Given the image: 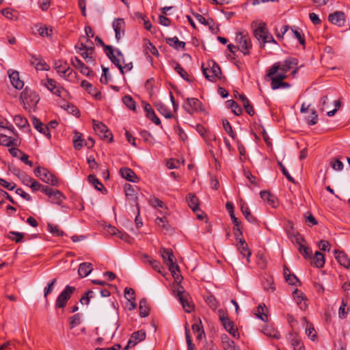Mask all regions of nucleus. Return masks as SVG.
Here are the masks:
<instances>
[{
  "instance_id": "bf43d9fd",
  "label": "nucleus",
  "mask_w": 350,
  "mask_h": 350,
  "mask_svg": "<svg viewBox=\"0 0 350 350\" xmlns=\"http://www.w3.org/2000/svg\"><path fill=\"white\" fill-rule=\"evenodd\" d=\"M174 70L183 77L184 79L187 80V81H189V75L187 72L185 70V69L181 66L180 64H177L176 66L174 67Z\"/></svg>"
},
{
  "instance_id": "393cba45",
  "label": "nucleus",
  "mask_w": 350,
  "mask_h": 350,
  "mask_svg": "<svg viewBox=\"0 0 350 350\" xmlns=\"http://www.w3.org/2000/svg\"><path fill=\"white\" fill-rule=\"evenodd\" d=\"M81 87L85 89L88 92L89 94H92L96 99L101 98L100 92H98L96 89L88 81L83 80L81 83Z\"/></svg>"
},
{
  "instance_id": "4c0bfd02",
  "label": "nucleus",
  "mask_w": 350,
  "mask_h": 350,
  "mask_svg": "<svg viewBox=\"0 0 350 350\" xmlns=\"http://www.w3.org/2000/svg\"><path fill=\"white\" fill-rule=\"evenodd\" d=\"M241 211L246 219L252 224H256L257 221V219L251 214L250 208L248 206H245V204H243L241 206Z\"/></svg>"
},
{
  "instance_id": "de8ad7c7",
  "label": "nucleus",
  "mask_w": 350,
  "mask_h": 350,
  "mask_svg": "<svg viewBox=\"0 0 350 350\" xmlns=\"http://www.w3.org/2000/svg\"><path fill=\"white\" fill-rule=\"evenodd\" d=\"M31 64L35 66V68L37 70H48L49 69V66L42 59H35L31 62Z\"/></svg>"
},
{
  "instance_id": "cd10ccee",
  "label": "nucleus",
  "mask_w": 350,
  "mask_h": 350,
  "mask_svg": "<svg viewBox=\"0 0 350 350\" xmlns=\"http://www.w3.org/2000/svg\"><path fill=\"white\" fill-rule=\"evenodd\" d=\"M72 64L76 68L79 69L81 72L86 76H89L90 70L78 57H75L72 59Z\"/></svg>"
},
{
  "instance_id": "bb28decb",
  "label": "nucleus",
  "mask_w": 350,
  "mask_h": 350,
  "mask_svg": "<svg viewBox=\"0 0 350 350\" xmlns=\"http://www.w3.org/2000/svg\"><path fill=\"white\" fill-rule=\"evenodd\" d=\"M165 42L170 46L173 47L176 50L179 49H185V42L183 41H180L176 36L173 38H165Z\"/></svg>"
},
{
  "instance_id": "864d4df0",
  "label": "nucleus",
  "mask_w": 350,
  "mask_h": 350,
  "mask_svg": "<svg viewBox=\"0 0 350 350\" xmlns=\"http://www.w3.org/2000/svg\"><path fill=\"white\" fill-rule=\"evenodd\" d=\"M94 52V47L92 48L91 51H78V53L84 58V59L87 62H93L94 61V59L93 58L92 54Z\"/></svg>"
},
{
  "instance_id": "e2e57ef3",
  "label": "nucleus",
  "mask_w": 350,
  "mask_h": 350,
  "mask_svg": "<svg viewBox=\"0 0 350 350\" xmlns=\"http://www.w3.org/2000/svg\"><path fill=\"white\" fill-rule=\"evenodd\" d=\"M291 31L294 36L299 40V43L304 46L306 42L304 35L295 28H291Z\"/></svg>"
},
{
  "instance_id": "e433bc0d",
  "label": "nucleus",
  "mask_w": 350,
  "mask_h": 350,
  "mask_svg": "<svg viewBox=\"0 0 350 350\" xmlns=\"http://www.w3.org/2000/svg\"><path fill=\"white\" fill-rule=\"evenodd\" d=\"M85 39V37H83L80 39V46L76 45L75 48L78 51H91L92 48L94 47V44L90 40L89 38H86V42H90V46H88L85 42L83 41V40Z\"/></svg>"
},
{
  "instance_id": "ddd939ff",
  "label": "nucleus",
  "mask_w": 350,
  "mask_h": 350,
  "mask_svg": "<svg viewBox=\"0 0 350 350\" xmlns=\"http://www.w3.org/2000/svg\"><path fill=\"white\" fill-rule=\"evenodd\" d=\"M124 190L126 199L131 203L135 204V206L137 207V210L139 212V207L137 202L138 198L133 187L130 184H126L124 187Z\"/></svg>"
},
{
  "instance_id": "20e7f679",
  "label": "nucleus",
  "mask_w": 350,
  "mask_h": 350,
  "mask_svg": "<svg viewBox=\"0 0 350 350\" xmlns=\"http://www.w3.org/2000/svg\"><path fill=\"white\" fill-rule=\"evenodd\" d=\"M235 40L237 44V49L244 55H249L252 48V43L248 33L245 31L237 33Z\"/></svg>"
},
{
  "instance_id": "4468645a",
  "label": "nucleus",
  "mask_w": 350,
  "mask_h": 350,
  "mask_svg": "<svg viewBox=\"0 0 350 350\" xmlns=\"http://www.w3.org/2000/svg\"><path fill=\"white\" fill-rule=\"evenodd\" d=\"M116 59L118 61V64H119V66H118V64H116L117 62H113L116 66L120 70V72L122 75H124V70H126V72L128 71H130L131 70V69L133 68V64L132 62H129V63H127V64H125L124 66H122L121 64V62H124V55L122 54V53L118 50V49H116Z\"/></svg>"
},
{
  "instance_id": "f257e3e1",
  "label": "nucleus",
  "mask_w": 350,
  "mask_h": 350,
  "mask_svg": "<svg viewBox=\"0 0 350 350\" xmlns=\"http://www.w3.org/2000/svg\"><path fill=\"white\" fill-rule=\"evenodd\" d=\"M174 266L176 267V269H171V265L168 266L169 270L172 272V275L176 282L177 283L173 290L174 295L181 303L185 311L186 312H190L193 309V305L191 301H189V295L185 291L182 286L179 285V283H180L183 277L180 275V269L178 265L175 263Z\"/></svg>"
},
{
  "instance_id": "c9c22d12",
  "label": "nucleus",
  "mask_w": 350,
  "mask_h": 350,
  "mask_svg": "<svg viewBox=\"0 0 350 350\" xmlns=\"http://www.w3.org/2000/svg\"><path fill=\"white\" fill-rule=\"evenodd\" d=\"M49 198L51 199V202L53 204H57L58 205H60L64 199V196L62 194V192H60L58 190H53L52 193L49 196Z\"/></svg>"
},
{
  "instance_id": "49530a36",
  "label": "nucleus",
  "mask_w": 350,
  "mask_h": 350,
  "mask_svg": "<svg viewBox=\"0 0 350 350\" xmlns=\"http://www.w3.org/2000/svg\"><path fill=\"white\" fill-rule=\"evenodd\" d=\"M47 230L52 233L53 234L57 237H63L64 235V232L61 230L57 225L48 224Z\"/></svg>"
},
{
  "instance_id": "09e8293b",
  "label": "nucleus",
  "mask_w": 350,
  "mask_h": 350,
  "mask_svg": "<svg viewBox=\"0 0 350 350\" xmlns=\"http://www.w3.org/2000/svg\"><path fill=\"white\" fill-rule=\"evenodd\" d=\"M299 253L305 258H312V250L310 247H307L306 245L300 244V246L298 248Z\"/></svg>"
},
{
  "instance_id": "a878e982",
  "label": "nucleus",
  "mask_w": 350,
  "mask_h": 350,
  "mask_svg": "<svg viewBox=\"0 0 350 350\" xmlns=\"http://www.w3.org/2000/svg\"><path fill=\"white\" fill-rule=\"evenodd\" d=\"M93 270V267L90 262H83L79 265L78 273L81 278L88 276Z\"/></svg>"
},
{
  "instance_id": "a18cd8bd",
  "label": "nucleus",
  "mask_w": 350,
  "mask_h": 350,
  "mask_svg": "<svg viewBox=\"0 0 350 350\" xmlns=\"http://www.w3.org/2000/svg\"><path fill=\"white\" fill-rule=\"evenodd\" d=\"M88 181L91 183L98 191H102L104 188L103 185L99 181V180L94 174H90L88 177Z\"/></svg>"
},
{
  "instance_id": "c85d7f7f",
  "label": "nucleus",
  "mask_w": 350,
  "mask_h": 350,
  "mask_svg": "<svg viewBox=\"0 0 350 350\" xmlns=\"http://www.w3.org/2000/svg\"><path fill=\"white\" fill-rule=\"evenodd\" d=\"M311 264L317 268H322L325 265L324 255L320 252H316L314 256L312 258Z\"/></svg>"
},
{
  "instance_id": "1a4fd4ad",
  "label": "nucleus",
  "mask_w": 350,
  "mask_h": 350,
  "mask_svg": "<svg viewBox=\"0 0 350 350\" xmlns=\"http://www.w3.org/2000/svg\"><path fill=\"white\" fill-rule=\"evenodd\" d=\"M93 127L96 133L103 139H108L111 142L113 136L106 125L103 123L93 120Z\"/></svg>"
},
{
  "instance_id": "13d9d810",
  "label": "nucleus",
  "mask_w": 350,
  "mask_h": 350,
  "mask_svg": "<svg viewBox=\"0 0 350 350\" xmlns=\"http://www.w3.org/2000/svg\"><path fill=\"white\" fill-rule=\"evenodd\" d=\"M278 164L282 172V174H284V176H285V177L291 183H295V181L294 180V178L290 175V174L288 173V172L287 171V170L286 169L285 166L282 164V163L281 161H278Z\"/></svg>"
},
{
  "instance_id": "2f4dec72",
  "label": "nucleus",
  "mask_w": 350,
  "mask_h": 350,
  "mask_svg": "<svg viewBox=\"0 0 350 350\" xmlns=\"http://www.w3.org/2000/svg\"><path fill=\"white\" fill-rule=\"evenodd\" d=\"M0 145L7 147L17 146V139L0 133Z\"/></svg>"
},
{
  "instance_id": "774afa93",
  "label": "nucleus",
  "mask_w": 350,
  "mask_h": 350,
  "mask_svg": "<svg viewBox=\"0 0 350 350\" xmlns=\"http://www.w3.org/2000/svg\"><path fill=\"white\" fill-rule=\"evenodd\" d=\"M51 31H52V29H49L46 26H40L38 29V32L39 35L42 37L50 36Z\"/></svg>"
},
{
  "instance_id": "603ef678",
  "label": "nucleus",
  "mask_w": 350,
  "mask_h": 350,
  "mask_svg": "<svg viewBox=\"0 0 350 350\" xmlns=\"http://www.w3.org/2000/svg\"><path fill=\"white\" fill-rule=\"evenodd\" d=\"M288 237L291 239V241L294 243H297L299 247L300 246V244H303L305 241L304 239L298 233L295 234L294 232H289Z\"/></svg>"
},
{
  "instance_id": "aec40b11",
  "label": "nucleus",
  "mask_w": 350,
  "mask_h": 350,
  "mask_svg": "<svg viewBox=\"0 0 350 350\" xmlns=\"http://www.w3.org/2000/svg\"><path fill=\"white\" fill-rule=\"evenodd\" d=\"M334 254L336 259L342 266L347 269L350 268V259L344 252L335 250Z\"/></svg>"
},
{
  "instance_id": "9b49d317",
  "label": "nucleus",
  "mask_w": 350,
  "mask_h": 350,
  "mask_svg": "<svg viewBox=\"0 0 350 350\" xmlns=\"http://www.w3.org/2000/svg\"><path fill=\"white\" fill-rule=\"evenodd\" d=\"M183 107L188 113L193 114L195 112L199 111L202 109V104L198 98H187L186 101L183 105Z\"/></svg>"
},
{
  "instance_id": "f3484780",
  "label": "nucleus",
  "mask_w": 350,
  "mask_h": 350,
  "mask_svg": "<svg viewBox=\"0 0 350 350\" xmlns=\"http://www.w3.org/2000/svg\"><path fill=\"white\" fill-rule=\"evenodd\" d=\"M161 256H162L164 262H165V264L167 266L171 265V267H172L171 269H175V268L176 269V267L174 266V264L176 262L174 261L175 258H174L172 251L171 250L161 248Z\"/></svg>"
},
{
  "instance_id": "b1692460",
  "label": "nucleus",
  "mask_w": 350,
  "mask_h": 350,
  "mask_svg": "<svg viewBox=\"0 0 350 350\" xmlns=\"http://www.w3.org/2000/svg\"><path fill=\"white\" fill-rule=\"evenodd\" d=\"M120 172L122 178H125L126 180L130 182L135 183L138 180V178L135 173L130 168H121Z\"/></svg>"
},
{
  "instance_id": "ea45409f",
  "label": "nucleus",
  "mask_w": 350,
  "mask_h": 350,
  "mask_svg": "<svg viewBox=\"0 0 350 350\" xmlns=\"http://www.w3.org/2000/svg\"><path fill=\"white\" fill-rule=\"evenodd\" d=\"M227 106L232 109L233 113L236 116H240L242 113V109L239 105L233 100L226 101Z\"/></svg>"
},
{
  "instance_id": "3c124183",
  "label": "nucleus",
  "mask_w": 350,
  "mask_h": 350,
  "mask_svg": "<svg viewBox=\"0 0 350 350\" xmlns=\"http://www.w3.org/2000/svg\"><path fill=\"white\" fill-rule=\"evenodd\" d=\"M147 262L152 267V268L159 273H163V268L160 262L156 260L148 259Z\"/></svg>"
},
{
  "instance_id": "37998d69",
  "label": "nucleus",
  "mask_w": 350,
  "mask_h": 350,
  "mask_svg": "<svg viewBox=\"0 0 350 350\" xmlns=\"http://www.w3.org/2000/svg\"><path fill=\"white\" fill-rule=\"evenodd\" d=\"M291 341L294 350H304V345L299 337L291 335Z\"/></svg>"
},
{
  "instance_id": "6ab92c4d",
  "label": "nucleus",
  "mask_w": 350,
  "mask_h": 350,
  "mask_svg": "<svg viewBox=\"0 0 350 350\" xmlns=\"http://www.w3.org/2000/svg\"><path fill=\"white\" fill-rule=\"evenodd\" d=\"M95 40L103 47L107 56L110 59V60L112 62H117L116 64L119 65L118 61L116 59V55L114 54L116 51L113 50V47L111 46L105 44L102 39L98 36H96Z\"/></svg>"
},
{
  "instance_id": "c756f323",
  "label": "nucleus",
  "mask_w": 350,
  "mask_h": 350,
  "mask_svg": "<svg viewBox=\"0 0 350 350\" xmlns=\"http://www.w3.org/2000/svg\"><path fill=\"white\" fill-rule=\"evenodd\" d=\"M260 198L266 202L269 205L275 207L276 206L275 197L269 191H261L260 193Z\"/></svg>"
},
{
  "instance_id": "338daca9",
  "label": "nucleus",
  "mask_w": 350,
  "mask_h": 350,
  "mask_svg": "<svg viewBox=\"0 0 350 350\" xmlns=\"http://www.w3.org/2000/svg\"><path fill=\"white\" fill-rule=\"evenodd\" d=\"M224 348L225 350H238L239 349L237 347H236L234 342L231 340H228V341L224 340Z\"/></svg>"
},
{
  "instance_id": "72a5a7b5",
  "label": "nucleus",
  "mask_w": 350,
  "mask_h": 350,
  "mask_svg": "<svg viewBox=\"0 0 350 350\" xmlns=\"http://www.w3.org/2000/svg\"><path fill=\"white\" fill-rule=\"evenodd\" d=\"M239 250L240 251V253L243 256L247 257V262H250V256H251V252L249 250L248 245L244 239H240Z\"/></svg>"
},
{
  "instance_id": "a211bd4d",
  "label": "nucleus",
  "mask_w": 350,
  "mask_h": 350,
  "mask_svg": "<svg viewBox=\"0 0 350 350\" xmlns=\"http://www.w3.org/2000/svg\"><path fill=\"white\" fill-rule=\"evenodd\" d=\"M329 21L339 27H342L345 23V14L342 12L336 11L329 15Z\"/></svg>"
},
{
  "instance_id": "69168bd1",
  "label": "nucleus",
  "mask_w": 350,
  "mask_h": 350,
  "mask_svg": "<svg viewBox=\"0 0 350 350\" xmlns=\"http://www.w3.org/2000/svg\"><path fill=\"white\" fill-rule=\"evenodd\" d=\"M206 304L213 309H216L217 308L218 304L213 295L208 296L205 299Z\"/></svg>"
},
{
  "instance_id": "79ce46f5",
  "label": "nucleus",
  "mask_w": 350,
  "mask_h": 350,
  "mask_svg": "<svg viewBox=\"0 0 350 350\" xmlns=\"http://www.w3.org/2000/svg\"><path fill=\"white\" fill-rule=\"evenodd\" d=\"M14 122L20 128L29 127L27 120L21 115H16L14 118Z\"/></svg>"
},
{
  "instance_id": "6e6552de",
  "label": "nucleus",
  "mask_w": 350,
  "mask_h": 350,
  "mask_svg": "<svg viewBox=\"0 0 350 350\" xmlns=\"http://www.w3.org/2000/svg\"><path fill=\"white\" fill-rule=\"evenodd\" d=\"M75 291V288L74 286L67 285L57 297L55 301V307L57 308H64Z\"/></svg>"
},
{
  "instance_id": "2eb2a0df",
  "label": "nucleus",
  "mask_w": 350,
  "mask_h": 350,
  "mask_svg": "<svg viewBox=\"0 0 350 350\" xmlns=\"http://www.w3.org/2000/svg\"><path fill=\"white\" fill-rule=\"evenodd\" d=\"M113 28L116 33V38L119 41L124 34L125 22L122 18H117L113 22Z\"/></svg>"
},
{
  "instance_id": "dca6fc26",
  "label": "nucleus",
  "mask_w": 350,
  "mask_h": 350,
  "mask_svg": "<svg viewBox=\"0 0 350 350\" xmlns=\"http://www.w3.org/2000/svg\"><path fill=\"white\" fill-rule=\"evenodd\" d=\"M32 124L33 127L40 133L45 135L48 139H51V133L49 131V126L44 125L41 121L36 116H32Z\"/></svg>"
},
{
  "instance_id": "58836bf2",
  "label": "nucleus",
  "mask_w": 350,
  "mask_h": 350,
  "mask_svg": "<svg viewBox=\"0 0 350 350\" xmlns=\"http://www.w3.org/2000/svg\"><path fill=\"white\" fill-rule=\"evenodd\" d=\"M7 237L15 243H21L23 241L24 234L22 232L10 231L7 234Z\"/></svg>"
},
{
  "instance_id": "4be33fe9",
  "label": "nucleus",
  "mask_w": 350,
  "mask_h": 350,
  "mask_svg": "<svg viewBox=\"0 0 350 350\" xmlns=\"http://www.w3.org/2000/svg\"><path fill=\"white\" fill-rule=\"evenodd\" d=\"M10 82L12 85L18 90H21L24 86V83L20 79L19 73L17 71L8 72Z\"/></svg>"
},
{
  "instance_id": "473e14b6",
  "label": "nucleus",
  "mask_w": 350,
  "mask_h": 350,
  "mask_svg": "<svg viewBox=\"0 0 350 350\" xmlns=\"http://www.w3.org/2000/svg\"><path fill=\"white\" fill-rule=\"evenodd\" d=\"M154 107H156L157 110L165 118H170L172 117L171 111L161 102H156L154 103Z\"/></svg>"
},
{
  "instance_id": "0eeeda50",
  "label": "nucleus",
  "mask_w": 350,
  "mask_h": 350,
  "mask_svg": "<svg viewBox=\"0 0 350 350\" xmlns=\"http://www.w3.org/2000/svg\"><path fill=\"white\" fill-rule=\"evenodd\" d=\"M219 317L224 329L228 332L233 338H238L239 334L237 328L234 327V323L230 320L229 317L225 314L224 311L219 310Z\"/></svg>"
},
{
  "instance_id": "7ed1b4c3",
  "label": "nucleus",
  "mask_w": 350,
  "mask_h": 350,
  "mask_svg": "<svg viewBox=\"0 0 350 350\" xmlns=\"http://www.w3.org/2000/svg\"><path fill=\"white\" fill-rule=\"evenodd\" d=\"M297 64V59L292 57H288L284 61L282 65H280V63L274 64L269 70L267 76L271 77L275 75L279 70H281L284 72H286L295 67Z\"/></svg>"
},
{
  "instance_id": "0e129e2a",
  "label": "nucleus",
  "mask_w": 350,
  "mask_h": 350,
  "mask_svg": "<svg viewBox=\"0 0 350 350\" xmlns=\"http://www.w3.org/2000/svg\"><path fill=\"white\" fill-rule=\"evenodd\" d=\"M330 165L334 170L340 171L343 169L342 162L338 159L332 160Z\"/></svg>"
},
{
  "instance_id": "8fccbe9b",
  "label": "nucleus",
  "mask_w": 350,
  "mask_h": 350,
  "mask_svg": "<svg viewBox=\"0 0 350 350\" xmlns=\"http://www.w3.org/2000/svg\"><path fill=\"white\" fill-rule=\"evenodd\" d=\"M75 137L73 139V145L76 150H80L83 146V139H82V134L75 131Z\"/></svg>"
},
{
  "instance_id": "f704fd0d",
  "label": "nucleus",
  "mask_w": 350,
  "mask_h": 350,
  "mask_svg": "<svg viewBox=\"0 0 350 350\" xmlns=\"http://www.w3.org/2000/svg\"><path fill=\"white\" fill-rule=\"evenodd\" d=\"M139 315L142 317H146L149 314V306L146 299H142L139 303Z\"/></svg>"
},
{
  "instance_id": "5701e85b",
  "label": "nucleus",
  "mask_w": 350,
  "mask_h": 350,
  "mask_svg": "<svg viewBox=\"0 0 350 350\" xmlns=\"http://www.w3.org/2000/svg\"><path fill=\"white\" fill-rule=\"evenodd\" d=\"M267 31L268 30L266 27V24L264 23H260V25L254 31V36L260 42L261 44Z\"/></svg>"
},
{
  "instance_id": "6e6d98bb",
  "label": "nucleus",
  "mask_w": 350,
  "mask_h": 350,
  "mask_svg": "<svg viewBox=\"0 0 350 350\" xmlns=\"http://www.w3.org/2000/svg\"><path fill=\"white\" fill-rule=\"evenodd\" d=\"M263 332L265 335L271 338H279L280 337L279 332L273 328L267 327L264 329Z\"/></svg>"
},
{
  "instance_id": "7c9ffc66",
  "label": "nucleus",
  "mask_w": 350,
  "mask_h": 350,
  "mask_svg": "<svg viewBox=\"0 0 350 350\" xmlns=\"http://www.w3.org/2000/svg\"><path fill=\"white\" fill-rule=\"evenodd\" d=\"M186 200L188 206L193 210V211L196 212L199 209L198 199L195 194H188L186 198Z\"/></svg>"
},
{
  "instance_id": "680f3d73",
  "label": "nucleus",
  "mask_w": 350,
  "mask_h": 350,
  "mask_svg": "<svg viewBox=\"0 0 350 350\" xmlns=\"http://www.w3.org/2000/svg\"><path fill=\"white\" fill-rule=\"evenodd\" d=\"M223 127L226 132L233 139H234L235 135L233 133L232 126L230 123L227 120H223Z\"/></svg>"
},
{
  "instance_id": "c03bdc74",
  "label": "nucleus",
  "mask_w": 350,
  "mask_h": 350,
  "mask_svg": "<svg viewBox=\"0 0 350 350\" xmlns=\"http://www.w3.org/2000/svg\"><path fill=\"white\" fill-rule=\"evenodd\" d=\"M267 310V308H266L265 304L259 305L257 308L256 315L259 319H260L262 321L265 322L268 321V317L266 314Z\"/></svg>"
},
{
  "instance_id": "9d476101",
  "label": "nucleus",
  "mask_w": 350,
  "mask_h": 350,
  "mask_svg": "<svg viewBox=\"0 0 350 350\" xmlns=\"http://www.w3.org/2000/svg\"><path fill=\"white\" fill-rule=\"evenodd\" d=\"M41 84L46 87L53 94L61 97L62 93L64 91V88L53 79H46L41 81Z\"/></svg>"
},
{
  "instance_id": "423d86ee",
  "label": "nucleus",
  "mask_w": 350,
  "mask_h": 350,
  "mask_svg": "<svg viewBox=\"0 0 350 350\" xmlns=\"http://www.w3.org/2000/svg\"><path fill=\"white\" fill-rule=\"evenodd\" d=\"M34 174L46 183L52 185L58 184L57 178L46 168L38 167L34 170Z\"/></svg>"
},
{
  "instance_id": "5fc2aeb1",
  "label": "nucleus",
  "mask_w": 350,
  "mask_h": 350,
  "mask_svg": "<svg viewBox=\"0 0 350 350\" xmlns=\"http://www.w3.org/2000/svg\"><path fill=\"white\" fill-rule=\"evenodd\" d=\"M347 304L344 300L342 301V304L338 310V316L340 319H343L347 317V315L349 312V308H346Z\"/></svg>"
},
{
  "instance_id": "39448f33",
  "label": "nucleus",
  "mask_w": 350,
  "mask_h": 350,
  "mask_svg": "<svg viewBox=\"0 0 350 350\" xmlns=\"http://www.w3.org/2000/svg\"><path fill=\"white\" fill-rule=\"evenodd\" d=\"M202 69L205 78L212 82L216 81L221 75V68L215 62H209L208 68H204L202 64Z\"/></svg>"
},
{
  "instance_id": "4d7b16f0",
  "label": "nucleus",
  "mask_w": 350,
  "mask_h": 350,
  "mask_svg": "<svg viewBox=\"0 0 350 350\" xmlns=\"http://www.w3.org/2000/svg\"><path fill=\"white\" fill-rule=\"evenodd\" d=\"M193 16H195V18L198 20V21L199 23H200L201 24H203L204 25H209L210 29H212V27L211 26V23H213L212 19L206 20L203 16H202L201 14H198V13L193 14Z\"/></svg>"
},
{
  "instance_id": "412c9836",
  "label": "nucleus",
  "mask_w": 350,
  "mask_h": 350,
  "mask_svg": "<svg viewBox=\"0 0 350 350\" xmlns=\"http://www.w3.org/2000/svg\"><path fill=\"white\" fill-rule=\"evenodd\" d=\"M54 68L61 76H62V75H65L68 72V77H69L72 71L66 62L60 60L55 62Z\"/></svg>"
},
{
  "instance_id": "a19ab883",
  "label": "nucleus",
  "mask_w": 350,
  "mask_h": 350,
  "mask_svg": "<svg viewBox=\"0 0 350 350\" xmlns=\"http://www.w3.org/2000/svg\"><path fill=\"white\" fill-rule=\"evenodd\" d=\"M122 102L128 109L133 111L136 110V103L131 96L126 95L122 97Z\"/></svg>"
},
{
  "instance_id": "052dcab7",
  "label": "nucleus",
  "mask_w": 350,
  "mask_h": 350,
  "mask_svg": "<svg viewBox=\"0 0 350 350\" xmlns=\"http://www.w3.org/2000/svg\"><path fill=\"white\" fill-rule=\"evenodd\" d=\"M192 329L194 333H198L197 338L200 339L202 335H204V330L202 327L201 326V323H194L192 325Z\"/></svg>"
},
{
  "instance_id": "f03ea898",
  "label": "nucleus",
  "mask_w": 350,
  "mask_h": 350,
  "mask_svg": "<svg viewBox=\"0 0 350 350\" xmlns=\"http://www.w3.org/2000/svg\"><path fill=\"white\" fill-rule=\"evenodd\" d=\"M21 99L24 109L30 112L35 111L37 104L40 100V96L36 92L25 88L21 94Z\"/></svg>"
},
{
  "instance_id": "f8f14e48",
  "label": "nucleus",
  "mask_w": 350,
  "mask_h": 350,
  "mask_svg": "<svg viewBox=\"0 0 350 350\" xmlns=\"http://www.w3.org/2000/svg\"><path fill=\"white\" fill-rule=\"evenodd\" d=\"M146 334L144 330H139L133 332L129 338L128 343L124 347V350H128L129 348L135 347L137 343L146 339Z\"/></svg>"
}]
</instances>
